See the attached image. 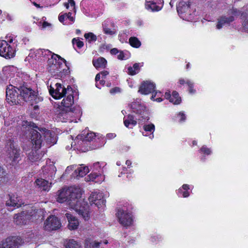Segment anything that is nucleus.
Segmentation results:
<instances>
[{
  "instance_id": "nucleus-30",
  "label": "nucleus",
  "mask_w": 248,
  "mask_h": 248,
  "mask_svg": "<svg viewBox=\"0 0 248 248\" xmlns=\"http://www.w3.org/2000/svg\"><path fill=\"white\" fill-rule=\"evenodd\" d=\"M145 7L148 10H151L152 12L159 11L161 10V7L156 5V3L154 1L146 0Z\"/></svg>"
},
{
  "instance_id": "nucleus-45",
  "label": "nucleus",
  "mask_w": 248,
  "mask_h": 248,
  "mask_svg": "<svg viewBox=\"0 0 248 248\" xmlns=\"http://www.w3.org/2000/svg\"><path fill=\"white\" fill-rule=\"evenodd\" d=\"M99 174L100 175V173H99V174H97V173L95 172L93 174H90V175L89 176V178H90L89 180L93 181L96 178V177L99 176Z\"/></svg>"
},
{
  "instance_id": "nucleus-28",
  "label": "nucleus",
  "mask_w": 248,
  "mask_h": 248,
  "mask_svg": "<svg viewBox=\"0 0 248 248\" xmlns=\"http://www.w3.org/2000/svg\"><path fill=\"white\" fill-rule=\"evenodd\" d=\"M107 62L106 59L103 57H100L96 60H93V64L96 68H105Z\"/></svg>"
},
{
  "instance_id": "nucleus-29",
  "label": "nucleus",
  "mask_w": 248,
  "mask_h": 248,
  "mask_svg": "<svg viewBox=\"0 0 248 248\" xmlns=\"http://www.w3.org/2000/svg\"><path fill=\"white\" fill-rule=\"evenodd\" d=\"M88 172H89V169L87 167L84 166L83 165H80L78 169H76L74 171V175L77 177H83Z\"/></svg>"
},
{
  "instance_id": "nucleus-8",
  "label": "nucleus",
  "mask_w": 248,
  "mask_h": 248,
  "mask_svg": "<svg viewBox=\"0 0 248 248\" xmlns=\"http://www.w3.org/2000/svg\"><path fill=\"white\" fill-rule=\"evenodd\" d=\"M55 86V88L50 86L49 91L50 95L55 99H60L63 97L67 93H72V89L69 85L66 88L61 84L57 83Z\"/></svg>"
},
{
  "instance_id": "nucleus-46",
  "label": "nucleus",
  "mask_w": 248,
  "mask_h": 248,
  "mask_svg": "<svg viewBox=\"0 0 248 248\" xmlns=\"http://www.w3.org/2000/svg\"><path fill=\"white\" fill-rule=\"evenodd\" d=\"M178 192L179 193H182L183 194V196L184 197H187L189 196V193H188V192L187 191H183V189H179L178 190Z\"/></svg>"
},
{
  "instance_id": "nucleus-24",
  "label": "nucleus",
  "mask_w": 248,
  "mask_h": 248,
  "mask_svg": "<svg viewBox=\"0 0 248 248\" xmlns=\"http://www.w3.org/2000/svg\"><path fill=\"white\" fill-rule=\"evenodd\" d=\"M39 131L43 134V138L45 139L46 142L53 144L56 143V139L54 137V134L46 128L39 129Z\"/></svg>"
},
{
  "instance_id": "nucleus-18",
  "label": "nucleus",
  "mask_w": 248,
  "mask_h": 248,
  "mask_svg": "<svg viewBox=\"0 0 248 248\" xmlns=\"http://www.w3.org/2000/svg\"><path fill=\"white\" fill-rule=\"evenodd\" d=\"M43 177L48 180H51L55 178L56 169L53 165H50L43 168Z\"/></svg>"
},
{
  "instance_id": "nucleus-53",
  "label": "nucleus",
  "mask_w": 248,
  "mask_h": 248,
  "mask_svg": "<svg viewBox=\"0 0 248 248\" xmlns=\"http://www.w3.org/2000/svg\"><path fill=\"white\" fill-rule=\"evenodd\" d=\"M68 2L70 4L71 6H73V9H75V2L74 0H68Z\"/></svg>"
},
{
  "instance_id": "nucleus-40",
  "label": "nucleus",
  "mask_w": 248,
  "mask_h": 248,
  "mask_svg": "<svg viewBox=\"0 0 248 248\" xmlns=\"http://www.w3.org/2000/svg\"><path fill=\"white\" fill-rule=\"evenodd\" d=\"M6 174V171L0 166V181H2Z\"/></svg>"
},
{
  "instance_id": "nucleus-39",
  "label": "nucleus",
  "mask_w": 248,
  "mask_h": 248,
  "mask_svg": "<svg viewBox=\"0 0 248 248\" xmlns=\"http://www.w3.org/2000/svg\"><path fill=\"white\" fill-rule=\"evenodd\" d=\"M201 150V151L202 153H204V154H206V155H210V154H211V151L210 149L208 148H207L206 146H205V145L203 146L201 148V150Z\"/></svg>"
},
{
  "instance_id": "nucleus-51",
  "label": "nucleus",
  "mask_w": 248,
  "mask_h": 248,
  "mask_svg": "<svg viewBox=\"0 0 248 248\" xmlns=\"http://www.w3.org/2000/svg\"><path fill=\"white\" fill-rule=\"evenodd\" d=\"M72 13L71 12H69L67 13V16H66V17L68 18L70 21L74 22V18L73 16H71Z\"/></svg>"
},
{
  "instance_id": "nucleus-44",
  "label": "nucleus",
  "mask_w": 248,
  "mask_h": 248,
  "mask_svg": "<svg viewBox=\"0 0 248 248\" xmlns=\"http://www.w3.org/2000/svg\"><path fill=\"white\" fill-rule=\"evenodd\" d=\"M100 163L99 162H96L94 163L93 166V168L94 170H97L98 172L100 171V170H101V166H99Z\"/></svg>"
},
{
  "instance_id": "nucleus-16",
  "label": "nucleus",
  "mask_w": 248,
  "mask_h": 248,
  "mask_svg": "<svg viewBox=\"0 0 248 248\" xmlns=\"http://www.w3.org/2000/svg\"><path fill=\"white\" fill-rule=\"evenodd\" d=\"M89 201L91 205L94 204L98 207L102 204H105L106 201L103 199V193L101 192H93L89 198Z\"/></svg>"
},
{
  "instance_id": "nucleus-63",
  "label": "nucleus",
  "mask_w": 248,
  "mask_h": 248,
  "mask_svg": "<svg viewBox=\"0 0 248 248\" xmlns=\"http://www.w3.org/2000/svg\"><path fill=\"white\" fill-rule=\"evenodd\" d=\"M39 108V106L38 105H35L34 107H33V109L34 110H36L37 109H38Z\"/></svg>"
},
{
  "instance_id": "nucleus-5",
  "label": "nucleus",
  "mask_w": 248,
  "mask_h": 248,
  "mask_svg": "<svg viewBox=\"0 0 248 248\" xmlns=\"http://www.w3.org/2000/svg\"><path fill=\"white\" fill-rule=\"evenodd\" d=\"M59 59L61 58V57L57 54H53L50 59L47 61L48 68L47 69L49 73L54 77H62L63 75V69H62V64L61 62L57 60V58Z\"/></svg>"
},
{
  "instance_id": "nucleus-56",
  "label": "nucleus",
  "mask_w": 248,
  "mask_h": 248,
  "mask_svg": "<svg viewBox=\"0 0 248 248\" xmlns=\"http://www.w3.org/2000/svg\"><path fill=\"white\" fill-rule=\"evenodd\" d=\"M100 73L97 74L96 75V77H95V81H99L100 79Z\"/></svg>"
},
{
  "instance_id": "nucleus-22",
  "label": "nucleus",
  "mask_w": 248,
  "mask_h": 248,
  "mask_svg": "<svg viewBox=\"0 0 248 248\" xmlns=\"http://www.w3.org/2000/svg\"><path fill=\"white\" fill-rule=\"evenodd\" d=\"M36 185L40 188L41 190L48 191L50 187L51 182L49 180L44 178H39L35 181Z\"/></svg>"
},
{
  "instance_id": "nucleus-3",
  "label": "nucleus",
  "mask_w": 248,
  "mask_h": 248,
  "mask_svg": "<svg viewBox=\"0 0 248 248\" xmlns=\"http://www.w3.org/2000/svg\"><path fill=\"white\" fill-rule=\"evenodd\" d=\"M229 14L232 15L229 17L222 16L218 19V22L217 25V28L220 29L225 24H229L234 20V16H237L241 15V18L244 20L243 26L245 30L248 31V10L241 13L237 9L233 8L231 9Z\"/></svg>"
},
{
  "instance_id": "nucleus-52",
  "label": "nucleus",
  "mask_w": 248,
  "mask_h": 248,
  "mask_svg": "<svg viewBox=\"0 0 248 248\" xmlns=\"http://www.w3.org/2000/svg\"><path fill=\"white\" fill-rule=\"evenodd\" d=\"M100 75H102V78H105V77L108 74V72L107 71H104L100 72Z\"/></svg>"
},
{
  "instance_id": "nucleus-50",
  "label": "nucleus",
  "mask_w": 248,
  "mask_h": 248,
  "mask_svg": "<svg viewBox=\"0 0 248 248\" xmlns=\"http://www.w3.org/2000/svg\"><path fill=\"white\" fill-rule=\"evenodd\" d=\"M110 53L112 55H116L119 52V50L116 48H113L110 50Z\"/></svg>"
},
{
  "instance_id": "nucleus-33",
  "label": "nucleus",
  "mask_w": 248,
  "mask_h": 248,
  "mask_svg": "<svg viewBox=\"0 0 248 248\" xmlns=\"http://www.w3.org/2000/svg\"><path fill=\"white\" fill-rule=\"evenodd\" d=\"M65 246V248H81L79 244L74 239L69 240Z\"/></svg>"
},
{
  "instance_id": "nucleus-14",
  "label": "nucleus",
  "mask_w": 248,
  "mask_h": 248,
  "mask_svg": "<svg viewBox=\"0 0 248 248\" xmlns=\"http://www.w3.org/2000/svg\"><path fill=\"white\" fill-rule=\"evenodd\" d=\"M61 223L58 218L54 216H50L44 222V228L46 230L51 231L59 229Z\"/></svg>"
},
{
  "instance_id": "nucleus-62",
  "label": "nucleus",
  "mask_w": 248,
  "mask_h": 248,
  "mask_svg": "<svg viewBox=\"0 0 248 248\" xmlns=\"http://www.w3.org/2000/svg\"><path fill=\"white\" fill-rule=\"evenodd\" d=\"M156 101L158 102H160L162 101V99L160 97H159L156 99Z\"/></svg>"
},
{
  "instance_id": "nucleus-57",
  "label": "nucleus",
  "mask_w": 248,
  "mask_h": 248,
  "mask_svg": "<svg viewBox=\"0 0 248 248\" xmlns=\"http://www.w3.org/2000/svg\"><path fill=\"white\" fill-rule=\"evenodd\" d=\"M126 165H127V167H129L131 165V161L127 160L125 162Z\"/></svg>"
},
{
  "instance_id": "nucleus-47",
  "label": "nucleus",
  "mask_w": 248,
  "mask_h": 248,
  "mask_svg": "<svg viewBox=\"0 0 248 248\" xmlns=\"http://www.w3.org/2000/svg\"><path fill=\"white\" fill-rule=\"evenodd\" d=\"M66 16H67V13L60 15L59 16V21L62 23H63L65 18H66Z\"/></svg>"
},
{
  "instance_id": "nucleus-10",
  "label": "nucleus",
  "mask_w": 248,
  "mask_h": 248,
  "mask_svg": "<svg viewBox=\"0 0 248 248\" xmlns=\"http://www.w3.org/2000/svg\"><path fill=\"white\" fill-rule=\"evenodd\" d=\"M20 150L13 143H10L7 150V155L12 160L13 164L16 165L21 160Z\"/></svg>"
},
{
  "instance_id": "nucleus-42",
  "label": "nucleus",
  "mask_w": 248,
  "mask_h": 248,
  "mask_svg": "<svg viewBox=\"0 0 248 248\" xmlns=\"http://www.w3.org/2000/svg\"><path fill=\"white\" fill-rule=\"evenodd\" d=\"M121 92V89L119 87H114L110 90L109 93L111 94H115L116 93H120Z\"/></svg>"
},
{
  "instance_id": "nucleus-43",
  "label": "nucleus",
  "mask_w": 248,
  "mask_h": 248,
  "mask_svg": "<svg viewBox=\"0 0 248 248\" xmlns=\"http://www.w3.org/2000/svg\"><path fill=\"white\" fill-rule=\"evenodd\" d=\"M178 117L180 118L179 120L180 122H184L186 119V116L183 112H179L178 114Z\"/></svg>"
},
{
  "instance_id": "nucleus-54",
  "label": "nucleus",
  "mask_w": 248,
  "mask_h": 248,
  "mask_svg": "<svg viewBox=\"0 0 248 248\" xmlns=\"http://www.w3.org/2000/svg\"><path fill=\"white\" fill-rule=\"evenodd\" d=\"M170 91H169L168 92H166L165 93V96L166 98V99H170Z\"/></svg>"
},
{
  "instance_id": "nucleus-34",
  "label": "nucleus",
  "mask_w": 248,
  "mask_h": 248,
  "mask_svg": "<svg viewBox=\"0 0 248 248\" xmlns=\"http://www.w3.org/2000/svg\"><path fill=\"white\" fill-rule=\"evenodd\" d=\"M129 43L132 46L136 48H139L141 46L140 41L136 37H131Z\"/></svg>"
},
{
  "instance_id": "nucleus-49",
  "label": "nucleus",
  "mask_w": 248,
  "mask_h": 248,
  "mask_svg": "<svg viewBox=\"0 0 248 248\" xmlns=\"http://www.w3.org/2000/svg\"><path fill=\"white\" fill-rule=\"evenodd\" d=\"M119 54L117 56V58L119 60H122L124 58V55L123 51H120Z\"/></svg>"
},
{
  "instance_id": "nucleus-12",
  "label": "nucleus",
  "mask_w": 248,
  "mask_h": 248,
  "mask_svg": "<svg viewBox=\"0 0 248 248\" xmlns=\"http://www.w3.org/2000/svg\"><path fill=\"white\" fill-rule=\"evenodd\" d=\"M21 243L20 237L10 236L2 240L0 243V248H18Z\"/></svg>"
},
{
  "instance_id": "nucleus-7",
  "label": "nucleus",
  "mask_w": 248,
  "mask_h": 248,
  "mask_svg": "<svg viewBox=\"0 0 248 248\" xmlns=\"http://www.w3.org/2000/svg\"><path fill=\"white\" fill-rule=\"evenodd\" d=\"M190 2L181 1L177 6V11L181 18L185 20L191 19V16L195 11L190 9Z\"/></svg>"
},
{
  "instance_id": "nucleus-25",
  "label": "nucleus",
  "mask_w": 248,
  "mask_h": 248,
  "mask_svg": "<svg viewBox=\"0 0 248 248\" xmlns=\"http://www.w3.org/2000/svg\"><path fill=\"white\" fill-rule=\"evenodd\" d=\"M65 216L69 222L68 225V228L70 230H75L77 229L79 225L78 220L70 213H66Z\"/></svg>"
},
{
  "instance_id": "nucleus-61",
  "label": "nucleus",
  "mask_w": 248,
  "mask_h": 248,
  "mask_svg": "<svg viewBox=\"0 0 248 248\" xmlns=\"http://www.w3.org/2000/svg\"><path fill=\"white\" fill-rule=\"evenodd\" d=\"M72 167H71V166L67 167V168L65 170V172H68V171H70L72 169Z\"/></svg>"
},
{
  "instance_id": "nucleus-2",
  "label": "nucleus",
  "mask_w": 248,
  "mask_h": 248,
  "mask_svg": "<svg viewBox=\"0 0 248 248\" xmlns=\"http://www.w3.org/2000/svg\"><path fill=\"white\" fill-rule=\"evenodd\" d=\"M21 131L23 136L30 140L34 150L41 148L43 143V134L39 131L40 128L31 121H23L21 123Z\"/></svg>"
},
{
  "instance_id": "nucleus-36",
  "label": "nucleus",
  "mask_w": 248,
  "mask_h": 248,
  "mask_svg": "<svg viewBox=\"0 0 248 248\" xmlns=\"http://www.w3.org/2000/svg\"><path fill=\"white\" fill-rule=\"evenodd\" d=\"M143 129L145 132H151L152 135L150 137V138L152 139L154 138L153 133L155 129L154 124H145L143 126Z\"/></svg>"
},
{
  "instance_id": "nucleus-37",
  "label": "nucleus",
  "mask_w": 248,
  "mask_h": 248,
  "mask_svg": "<svg viewBox=\"0 0 248 248\" xmlns=\"http://www.w3.org/2000/svg\"><path fill=\"white\" fill-rule=\"evenodd\" d=\"M84 36L89 43L94 42L97 40L96 36L92 32L85 33Z\"/></svg>"
},
{
  "instance_id": "nucleus-32",
  "label": "nucleus",
  "mask_w": 248,
  "mask_h": 248,
  "mask_svg": "<svg viewBox=\"0 0 248 248\" xmlns=\"http://www.w3.org/2000/svg\"><path fill=\"white\" fill-rule=\"evenodd\" d=\"M37 150H35L33 151V150L29 153L28 154V159L31 161V162H35L38 161L39 159L40 155H39L37 153Z\"/></svg>"
},
{
  "instance_id": "nucleus-13",
  "label": "nucleus",
  "mask_w": 248,
  "mask_h": 248,
  "mask_svg": "<svg viewBox=\"0 0 248 248\" xmlns=\"http://www.w3.org/2000/svg\"><path fill=\"white\" fill-rule=\"evenodd\" d=\"M15 50L6 41L0 40V55L6 59H10L15 56Z\"/></svg>"
},
{
  "instance_id": "nucleus-21",
  "label": "nucleus",
  "mask_w": 248,
  "mask_h": 248,
  "mask_svg": "<svg viewBox=\"0 0 248 248\" xmlns=\"http://www.w3.org/2000/svg\"><path fill=\"white\" fill-rule=\"evenodd\" d=\"M69 94L67 95L66 98H64L61 102V106L59 107H63L65 109H76L75 108H71V107L74 103V97L72 95L71 92L69 93Z\"/></svg>"
},
{
  "instance_id": "nucleus-1",
  "label": "nucleus",
  "mask_w": 248,
  "mask_h": 248,
  "mask_svg": "<svg viewBox=\"0 0 248 248\" xmlns=\"http://www.w3.org/2000/svg\"><path fill=\"white\" fill-rule=\"evenodd\" d=\"M81 195V190L79 188H62L58 192L57 201L60 203L66 202L71 208L85 220H87L89 217V207Z\"/></svg>"
},
{
  "instance_id": "nucleus-9",
  "label": "nucleus",
  "mask_w": 248,
  "mask_h": 248,
  "mask_svg": "<svg viewBox=\"0 0 248 248\" xmlns=\"http://www.w3.org/2000/svg\"><path fill=\"white\" fill-rule=\"evenodd\" d=\"M16 87H18V86L16 87L10 85L6 89V100L11 105L21 104V100L19 98L20 93L18 92Z\"/></svg>"
},
{
  "instance_id": "nucleus-55",
  "label": "nucleus",
  "mask_w": 248,
  "mask_h": 248,
  "mask_svg": "<svg viewBox=\"0 0 248 248\" xmlns=\"http://www.w3.org/2000/svg\"><path fill=\"white\" fill-rule=\"evenodd\" d=\"M182 188L184 190L187 191V190L189 189V186L186 184H184L183 185Z\"/></svg>"
},
{
  "instance_id": "nucleus-27",
  "label": "nucleus",
  "mask_w": 248,
  "mask_h": 248,
  "mask_svg": "<svg viewBox=\"0 0 248 248\" xmlns=\"http://www.w3.org/2000/svg\"><path fill=\"white\" fill-rule=\"evenodd\" d=\"M124 123L126 127L132 128L137 124V121L134 119V116L129 114L126 117H124Z\"/></svg>"
},
{
  "instance_id": "nucleus-58",
  "label": "nucleus",
  "mask_w": 248,
  "mask_h": 248,
  "mask_svg": "<svg viewBox=\"0 0 248 248\" xmlns=\"http://www.w3.org/2000/svg\"><path fill=\"white\" fill-rule=\"evenodd\" d=\"M50 25V24L46 22H44L43 24V27L46 28L47 26Z\"/></svg>"
},
{
  "instance_id": "nucleus-41",
  "label": "nucleus",
  "mask_w": 248,
  "mask_h": 248,
  "mask_svg": "<svg viewBox=\"0 0 248 248\" xmlns=\"http://www.w3.org/2000/svg\"><path fill=\"white\" fill-rule=\"evenodd\" d=\"M186 84H187V85L188 86L189 88V93H195V90L193 89V83L190 81V80H187L186 81Z\"/></svg>"
},
{
  "instance_id": "nucleus-19",
  "label": "nucleus",
  "mask_w": 248,
  "mask_h": 248,
  "mask_svg": "<svg viewBox=\"0 0 248 248\" xmlns=\"http://www.w3.org/2000/svg\"><path fill=\"white\" fill-rule=\"evenodd\" d=\"M155 84L150 81H144L140 85L139 92L143 94H148L155 91Z\"/></svg>"
},
{
  "instance_id": "nucleus-6",
  "label": "nucleus",
  "mask_w": 248,
  "mask_h": 248,
  "mask_svg": "<svg viewBox=\"0 0 248 248\" xmlns=\"http://www.w3.org/2000/svg\"><path fill=\"white\" fill-rule=\"evenodd\" d=\"M78 111L79 112V109H69L63 107H58L55 112L58 120L65 123L74 121V120L72 118L75 117Z\"/></svg>"
},
{
  "instance_id": "nucleus-60",
  "label": "nucleus",
  "mask_w": 248,
  "mask_h": 248,
  "mask_svg": "<svg viewBox=\"0 0 248 248\" xmlns=\"http://www.w3.org/2000/svg\"><path fill=\"white\" fill-rule=\"evenodd\" d=\"M64 5L66 7V9H68L69 7V3L68 2L67 3H64Z\"/></svg>"
},
{
  "instance_id": "nucleus-17",
  "label": "nucleus",
  "mask_w": 248,
  "mask_h": 248,
  "mask_svg": "<svg viewBox=\"0 0 248 248\" xmlns=\"http://www.w3.org/2000/svg\"><path fill=\"white\" fill-rule=\"evenodd\" d=\"M31 218V216L27 212L23 211L15 215L14 221L17 225L26 224Z\"/></svg>"
},
{
  "instance_id": "nucleus-48",
  "label": "nucleus",
  "mask_w": 248,
  "mask_h": 248,
  "mask_svg": "<svg viewBox=\"0 0 248 248\" xmlns=\"http://www.w3.org/2000/svg\"><path fill=\"white\" fill-rule=\"evenodd\" d=\"M104 31L105 33L108 34H113L114 33V32L111 31L110 29L105 28L104 29Z\"/></svg>"
},
{
  "instance_id": "nucleus-26",
  "label": "nucleus",
  "mask_w": 248,
  "mask_h": 248,
  "mask_svg": "<svg viewBox=\"0 0 248 248\" xmlns=\"http://www.w3.org/2000/svg\"><path fill=\"white\" fill-rule=\"evenodd\" d=\"M128 106L133 110V111L137 114H141L145 109V107L139 101H134L129 104Z\"/></svg>"
},
{
  "instance_id": "nucleus-31",
  "label": "nucleus",
  "mask_w": 248,
  "mask_h": 248,
  "mask_svg": "<svg viewBox=\"0 0 248 248\" xmlns=\"http://www.w3.org/2000/svg\"><path fill=\"white\" fill-rule=\"evenodd\" d=\"M170 102L173 103L174 104H179L181 102V97L179 96L178 93L176 91H173L172 95H170Z\"/></svg>"
},
{
  "instance_id": "nucleus-35",
  "label": "nucleus",
  "mask_w": 248,
  "mask_h": 248,
  "mask_svg": "<svg viewBox=\"0 0 248 248\" xmlns=\"http://www.w3.org/2000/svg\"><path fill=\"white\" fill-rule=\"evenodd\" d=\"M140 70L139 63H135L133 67H129L128 68V74L131 75H134L138 73Z\"/></svg>"
},
{
  "instance_id": "nucleus-64",
  "label": "nucleus",
  "mask_w": 248,
  "mask_h": 248,
  "mask_svg": "<svg viewBox=\"0 0 248 248\" xmlns=\"http://www.w3.org/2000/svg\"><path fill=\"white\" fill-rule=\"evenodd\" d=\"M100 83L102 85H104L105 83V81L104 80H101L100 81Z\"/></svg>"
},
{
  "instance_id": "nucleus-59",
  "label": "nucleus",
  "mask_w": 248,
  "mask_h": 248,
  "mask_svg": "<svg viewBox=\"0 0 248 248\" xmlns=\"http://www.w3.org/2000/svg\"><path fill=\"white\" fill-rule=\"evenodd\" d=\"M179 83L180 84L183 85L185 83V81L184 79L181 78L179 80Z\"/></svg>"
},
{
  "instance_id": "nucleus-20",
  "label": "nucleus",
  "mask_w": 248,
  "mask_h": 248,
  "mask_svg": "<svg viewBox=\"0 0 248 248\" xmlns=\"http://www.w3.org/2000/svg\"><path fill=\"white\" fill-rule=\"evenodd\" d=\"M95 133L93 132L87 133L84 132L81 135H78L77 137L76 140L78 141V144H81L82 142L91 141L95 137Z\"/></svg>"
},
{
  "instance_id": "nucleus-11",
  "label": "nucleus",
  "mask_w": 248,
  "mask_h": 248,
  "mask_svg": "<svg viewBox=\"0 0 248 248\" xmlns=\"http://www.w3.org/2000/svg\"><path fill=\"white\" fill-rule=\"evenodd\" d=\"M6 206L8 209L12 210L11 208H18L24 204L21 198L18 196L17 194L11 193L8 195V199L6 201Z\"/></svg>"
},
{
  "instance_id": "nucleus-38",
  "label": "nucleus",
  "mask_w": 248,
  "mask_h": 248,
  "mask_svg": "<svg viewBox=\"0 0 248 248\" xmlns=\"http://www.w3.org/2000/svg\"><path fill=\"white\" fill-rule=\"evenodd\" d=\"M72 43L73 45L76 44L77 47L79 48H81L84 45V43L82 41H81L78 39H77L76 38L73 39Z\"/></svg>"
},
{
  "instance_id": "nucleus-23",
  "label": "nucleus",
  "mask_w": 248,
  "mask_h": 248,
  "mask_svg": "<svg viewBox=\"0 0 248 248\" xmlns=\"http://www.w3.org/2000/svg\"><path fill=\"white\" fill-rule=\"evenodd\" d=\"M39 131L43 134V138L45 139L46 142L53 144L56 143V139L54 137V134L46 128L39 129Z\"/></svg>"
},
{
  "instance_id": "nucleus-15",
  "label": "nucleus",
  "mask_w": 248,
  "mask_h": 248,
  "mask_svg": "<svg viewBox=\"0 0 248 248\" xmlns=\"http://www.w3.org/2000/svg\"><path fill=\"white\" fill-rule=\"evenodd\" d=\"M117 217L120 223L124 226H128L131 224L132 222V216L123 210L119 209Z\"/></svg>"
},
{
  "instance_id": "nucleus-4",
  "label": "nucleus",
  "mask_w": 248,
  "mask_h": 248,
  "mask_svg": "<svg viewBox=\"0 0 248 248\" xmlns=\"http://www.w3.org/2000/svg\"><path fill=\"white\" fill-rule=\"evenodd\" d=\"M16 88L18 92L20 93L19 98L21 100V104L23 101L30 102L32 106L33 103L37 104L43 100L42 98L38 95L37 93L31 88L28 87L24 84L19 85Z\"/></svg>"
}]
</instances>
